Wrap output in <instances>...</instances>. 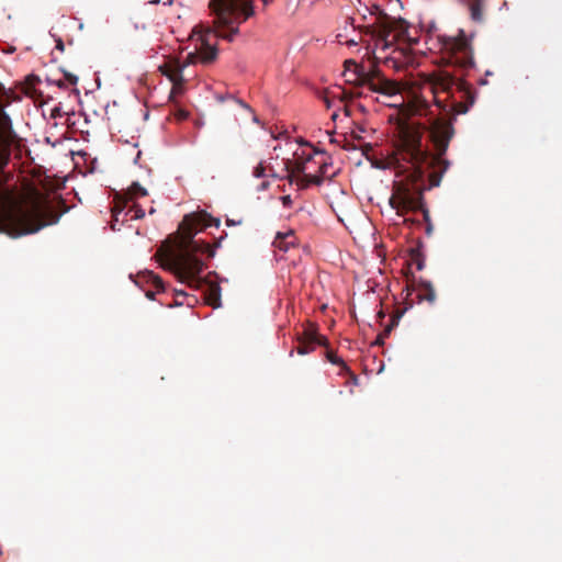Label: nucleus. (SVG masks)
<instances>
[{
	"instance_id": "1",
	"label": "nucleus",
	"mask_w": 562,
	"mask_h": 562,
	"mask_svg": "<svg viewBox=\"0 0 562 562\" xmlns=\"http://www.w3.org/2000/svg\"><path fill=\"white\" fill-rule=\"evenodd\" d=\"M453 135L454 130L450 120L430 119L428 136L436 151L435 155H431L422 143L423 131L419 126L407 124L401 127L392 160L395 168L409 170L412 179L396 182L394 186L390 205L397 215H403L408 211L423 210L424 173L426 170H432L429 173L430 187L440 184L443 173L450 166L443 155Z\"/></svg>"
},
{
	"instance_id": "2",
	"label": "nucleus",
	"mask_w": 562,
	"mask_h": 562,
	"mask_svg": "<svg viewBox=\"0 0 562 562\" xmlns=\"http://www.w3.org/2000/svg\"><path fill=\"white\" fill-rule=\"evenodd\" d=\"M472 40L473 34L468 35L462 29L456 35H437L442 60L456 72H434L430 83L437 106L453 115L467 113L475 101L471 86L462 79L475 65Z\"/></svg>"
},
{
	"instance_id": "3",
	"label": "nucleus",
	"mask_w": 562,
	"mask_h": 562,
	"mask_svg": "<svg viewBox=\"0 0 562 562\" xmlns=\"http://www.w3.org/2000/svg\"><path fill=\"white\" fill-rule=\"evenodd\" d=\"M4 106L5 104L0 100V233L15 238L56 224L60 215L53 210L43 209L38 203L29 209L24 207L8 186L12 176L4 169L9 164L11 146L16 135Z\"/></svg>"
},
{
	"instance_id": "4",
	"label": "nucleus",
	"mask_w": 562,
	"mask_h": 562,
	"mask_svg": "<svg viewBox=\"0 0 562 562\" xmlns=\"http://www.w3.org/2000/svg\"><path fill=\"white\" fill-rule=\"evenodd\" d=\"M212 221L206 213L187 214L178 231L156 252L160 266L191 288L199 289L203 283L201 273L205 265L198 255L207 254L210 258L215 255L209 243L195 239V235L210 226Z\"/></svg>"
},
{
	"instance_id": "5",
	"label": "nucleus",
	"mask_w": 562,
	"mask_h": 562,
	"mask_svg": "<svg viewBox=\"0 0 562 562\" xmlns=\"http://www.w3.org/2000/svg\"><path fill=\"white\" fill-rule=\"evenodd\" d=\"M209 8L214 18L213 25H199V57L203 64H210L217 57L212 36L233 42L239 34V25L255 14L252 0H211Z\"/></svg>"
},
{
	"instance_id": "6",
	"label": "nucleus",
	"mask_w": 562,
	"mask_h": 562,
	"mask_svg": "<svg viewBox=\"0 0 562 562\" xmlns=\"http://www.w3.org/2000/svg\"><path fill=\"white\" fill-rule=\"evenodd\" d=\"M351 63L355 65V72L358 76L360 85L367 86L371 91L386 95L395 94L398 91L397 83L385 78L374 64H371L367 68L363 65H358L356 61Z\"/></svg>"
},
{
	"instance_id": "7",
	"label": "nucleus",
	"mask_w": 562,
	"mask_h": 562,
	"mask_svg": "<svg viewBox=\"0 0 562 562\" xmlns=\"http://www.w3.org/2000/svg\"><path fill=\"white\" fill-rule=\"evenodd\" d=\"M297 347L296 351L299 355L304 356L312 351H314L315 346H328V339L319 335L314 325H311L308 328H305L302 335L297 337Z\"/></svg>"
},
{
	"instance_id": "8",
	"label": "nucleus",
	"mask_w": 562,
	"mask_h": 562,
	"mask_svg": "<svg viewBox=\"0 0 562 562\" xmlns=\"http://www.w3.org/2000/svg\"><path fill=\"white\" fill-rule=\"evenodd\" d=\"M313 155L311 153H294V159H284V170L286 172L285 179L289 180L290 183L294 182V175L304 173L308 168L307 164L312 162Z\"/></svg>"
},
{
	"instance_id": "9",
	"label": "nucleus",
	"mask_w": 562,
	"mask_h": 562,
	"mask_svg": "<svg viewBox=\"0 0 562 562\" xmlns=\"http://www.w3.org/2000/svg\"><path fill=\"white\" fill-rule=\"evenodd\" d=\"M414 291H416L419 302L427 301L429 303H434L436 301V291L432 284L428 281L420 280L414 288Z\"/></svg>"
},
{
	"instance_id": "10",
	"label": "nucleus",
	"mask_w": 562,
	"mask_h": 562,
	"mask_svg": "<svg viewBox=\"0 0 562 562\" xmlns=\"http://www.w3.org/2000/svg\"><path fill=\"white\" fill-rule=\"evenodd\" d=\"M295 244L296 237L293 231H290L288 233H278L273 240L274 247L284 251H286L290 247L295 246Z\"/></svg>"
},
{
	"instance_id": "11",
	"label": "nucleus",
	"mask_w": 562,
	"mask_h": 562,
	"mask_svg": "<svg viewBox=\"0 0 562 562\" xmlns=\"http://www.w3.org/2000/svg\"><path fill=\"white\" fill-rule=\"evenodd\" d=\"M469 7L470 16L474 22L483 21V8L485 0H458Z\"/></svg>"
},
{
	"instance_id": "12",
	"label": "nucleus",
	"mask_w": 562,
	"mask_h": 562,
	"mask_svg": "<svg viewBox=\"0 0 562 562\" xmlns=\"http://www.w3.org/2000/svg\"><path fill=\"white\" fill-rule=\"evenodd\" d=\"M164 75H166L169 78V80L172 82L173 91L181 90L184 79L182 76V69L180 67L170 68L167 71H164Z\"/></svg>"
},
{
	"instance_id": "13",
	"label": "nucleus",
	"mask_w": 562,
	"mask_h": 562,
	"mask_svg": "<svg viewBox=\"0 0 562 562\" xmlns=\"http://www.w3.org/2000/svg\"><path fill=\"white\" fill-rule=\"evenodd\" d=\"M206 303L211 306L218 307L221 305V290L218 286H210L205 296Z\"/></svg>"
},
{
	"instance_id": "14",
	"label": "nucleus",
	"mask_w": 562,
	"mask_h": 562,
	"mask_svg": "<svg viewBox=\"0 0 562 562\" xmlns=\"http://www.w3.org/2000/svg\"><path fill=\"white\" fill-rule=\"evenodd\" d=\"M147 194V190L144 187H142L138 182H133L126 192L128 201H132L140 196H146Z\"/></svg>"
},
{
	"instance_id": "15",
	"label": "nucleus",
	"mask_w": 562,
	"mask_h": 562,
	"mask_svg": "<svg viewBox=\"0 0 562 562\" xmlns=\"http://www.w3.org/2000/svg\"><path fill=\"white\" fill-rule=\"evenodd\" d=\"M406 311V308H404L403 311L401 312H396V314L393 316L392 318V324L391 326L386 327L384 329V333L383 335L379 336L378 339H376V344H383V336H387L392 329V327L397 323V321L402 317V315L404 314V312Z\"/></svg>"
},
{
	"instance_id": "16",
	"label": "nucleus",
	"mask_w": 562,
	"mask_h": 562,
	"mask_svg": "<svg viewBox=\"0 0 562 562\" xmlns=\"http://www.w3.org/2000/svg\"><path fill=\"white\" fill-rule=\"evenodd\" d=\"M146 277H147V281H150L158 291H164V289H165L164 282L160 277H158L157 274H155L151 271H148L146 273Z\"/></svg>"
},
{
	"instance_id": "17",
	"label": "nucleus",
	"mask_w": 562,
	"mask_h": 562,
	"mask_svg": "<svg viewBox=\"0 0 562 562\" xmlns=\"http://www.w3.org/2000/svg\"><path fill=\"white\" fill-rule=\"evenodd\" d=\"M412 262L416 266L417 270H423L425 266L424 258L422 254L417 250H412L411 252Z\"/></svg>"
},
{
	"instance_id": "18",
	"label": "nucleus",
	"mask_w": 562,
	"mask_h": 562,
	"mask_svg": "<svg viewBox=\"0 0 562 562\" xmlns=\"http://www.w3.org/2000/svg\"><path fill=\"white\" fill-rule=\"evenodd\" d=\"M429 110V105L426 100H417L415 105V113L419 115H426Z\"/></svg>"
},
{
	"instance_id": "19",
	"label": "nucleus",
	"mask_w": 562,
	"mask_h": 562,
	"mask_svg": "<svg viewBox=\"0 0 562 562\" xmlns=\"http://www.w3.org/2000/svg\"><path fill=\"white\" fill-rule=\"evenodd\" d=\"M306 176V179H308L310 181V184H316V186H321L324 181V175L322 173H317V175H308V173H304Z\"/></svg>"
},
{
	"instance_id": "20",
	"label": "nucleus",
	"mask_w": 562,
	"mask_h": 562,
	"mask_svg": "<svg viewBox=\"0 0 562 562\" xmlns=\"http://www.w3.org/2000/svg\"><path fill=\"white\" fill-rule=\"evenodd\" d=\"M328 361H330L331 363L334 364H341L344 367V369H348L346 363L339 358L337 357L333 351H327V355H326Z\"/></svg>"
},
{
	"instance_id": "21",
	"label": "nucleus",
	"mask_w": 562,
	"mask_h": 562,
	"mask_svg": "<svg viewBox=\"0 0 562 562\" xmlns=\"http://www.w3.org/2000/svg\"><path fill=\"white\" fill-rule=\"evenodd\" d=\"M294 182L299 186L300 189H306L311 186L305 175L302 177H296V175H294Z\"/></svg>"
},
{
	"instance_id": "22",
	"label": "nucleus",
	"mask_w": 562,
	"mask_h": 562,
	"mask_svg": "<svg viewBox=\"0 0 562 562\" xmlns=\"http://www.w3.org/2000/svg\"><path fill=\"white\" fill-rule=\"evenodd\" d=\"M37 82H40L38 77L30 76L26 80V83H27L26 93H31V90H34V87Z\"/></svg>"
},
{
	"instance_id": "23",
	"label": "nucleus",
	"mask_w": 562,
	"mask_h": 562,
	"mask_svg": "<svg viewBox=\"0 0 562 562\" xmlns=\"http://www.w3.org/2000/svg\"><path fill=\"white\" fill-rule=\"evenodd\" d=\"M252 175L256 178H262L266 176V168L262 165V162H260L258 166L254 168Z\"/></svg>"
},
{
	"instance_id": "24",
	"label": "nucleus",
	"mask_w": 562,
	"mask_h": 562,
	"mask_svg": "<svg viewBox=\"0 0 562 562\" xmlns=\"http://www.w3.org/2000/svg\"><path fill=\"white\" fill-rule=\"evenodd\" d=\"M65 78L67 79V81L70 83V85H77L78 82V77L70 74V72H65Z\"/></svg>"
},
{
	"instance_id": "25",
	"label": "nucleus",
	"mask_w": 562,
	"mask_h": 562,
	"mask_svg": "<svg viewBox=\"0 0 562 562\" xmlns=\"http://www.w3.org/2000/svg\"><path fill=\"white\" fill-rule=\"evenodd\" d=\"M281 202L284 206L289 207L292 205V199L290 195H284L281 198Z\"/></svg>"
},
{
	"instance_id": "26",
	"label": "nucleus",
	"mask_w": 562,
	"mask_h": 562,
	"mask_svg": "<svg viewBox=\"0 0 562 562\" xmlns=\"http://www.w3.org/2000/svg\"><path fill=\"white\" fill-rule=\"evenodd\" d=\"M243 222H244V221H243V218H239V220H237V221H236V220H233V218H227L226 224H227L228 226H232V225H241V224H243Z\"/></svg>"
},
{
	"instance_id": "27",
	"label": "nucleus",
	"mask_w": 562,
	"mask_h": 562,
	"mask_svg": "<svg viewBox=\"0 0 562 562\" xmlns=\"http://www.w3.org/2000/svg\"><path fill=\"white\" fill-rule=\"evenodd\" d=\"M327 167H328V165L326 162H321L318 166L319 173L325 176L326 171H327Z\"/></svg>"
},
{
	"instance_id": "28",
	"label": "nucleus",
	"mask_w": 562,
	"mask_h": 562,
	"mask_svg": "<svg viewBox=\"0 0 562 562\" xmlns=\"http://www.w3.org/2000/svg\"><path fill=\"white\" fill-rule=\"evenodd\" d=\"M144 215H145V212H144L142 209H137V210L135 211V215H134V216H132V218H140V217H143Z\"/></svg>"
},
{
	"instance_id": "29",
	"label": "nucleus",
	"mask_w": 562,
	"mask_h": 562,
	"mask_svg": "<svg viewBox=\"0 0 562 562\" xmlns=\"http://www.w3.org/2000/svg\"><path fill=\"white\" fill-rule=\"evenodd\" d=\"M56 48H58L59 50H64V43L61 40L57 41Z\"/></svg>"
},
{
	"instance_id": "30",
	"label": "nucleus",
	"mask_w": 562,
	"mask_h": 562,
	"mask_svg": "<svg viewBox=\"0 0 562 562\" xmlns=\"http://www.w3.org/2000/svg\"><path fill=\"white\" fill-rule=\"evenodd\" d=\"M263 3L267 5L271 0H262ZM173 2V0H167L166 2H164L165 4H168L170 5L171 3Z\"/></svg>"
},
{
	"instance_id": "31",
	"label": "nucleus",
	"mask_w": 562,
	"mask_h": 562,
	"mask_svg": "<svg viewBox=\"0 0 562 562\" xmlns=\"http://www.w3.org/2000/svg\"><path fill=\"white\" fill-rule=\"evenodd\" d=\"M351 61H352V60H346V61H345V65H346V68H347V69H350L351 67H353V68H355V65H353Z\"/></svg>"
},
{
	"instance_id": "32",
	"label": "nucleus",
	"mask_w": 562,
	"mask_h": 562,
	"mask_svg": "<svg viewBox=\"0 0 562 562\" xmlns=\"http://www.w3.org/2000/svg\"><path fill=\"white\" fill-rule=\"evenodd\" d=\"M120 213H121V210H119V211H117L116 209L114 210V214H113V216H114L115 222H117V221H119V215H120Z\"/></svg>"
},
{
	"instance_id": "33",
	"label": "nucleus",
	"mask_w": 562,
	"mask_h": 562,
	"mask_svg": "<svg viewBox=\"0 0 562 562\" xmlns=\"http://www.w3.org/2000/svg\"><path fill=\"white\" fill-rule=\"evenodd\" d=\"M146 296H147L149 300H154L155 294H154V292H151V291H147V292H146Z\"/></svg>"
},
{
	"instance_id": "34",
	"label": "nucleus",
	"mask_w": 562,
	"mask_h": 562,
	"mask_svg": "<svg viewBox=\"0 0 562 562\" xmlns=\"http://www.w3.org/2000/svg\"><path fill=\"white\" fill-rule=\"evenodd\" d=\"M268 186H269V182H268V181H263V182L260 184V189H261V190H265V189H267V188H268Z\"/></svg>"
},
{
	"instance_id": "35",
	"label": "nucleus",
	"mask_w": 562,
	"mask_h": 562,
	"mask_svg": "<svg viewBox=\"0 0 562 562\" xmlns=\"http://www.w3.org/2000/svg\"><path fill=\"white\" fill-rule=\"evenodd\" d=\"M324 102L328 109L331 106L330 101L328 100V98L326 95L324 97Z\"/></svg>"
},
{
	"instance_id": "36",
	"label": "nucleus",
	"mask_w": 562,
	"mask_h": 562,
	"mask_svg": "<svg viewBox=\"0 0 562 562\" xmlns=\"http://www.w3.org/2000/svg\"><path fill=\"white\" fill-rule=\"evenodd\" d=\"M358 42L356 40H349L347 41V45L351 46V45H357Z\"/></svg>"
},
{
	"instance_id": "37",
	"label": "nucleus",
	"mask_w": 562,
	"mask_h": 562,
	"mask_svg": "<svg viewBox=\"0 0 562 562\" xmlns=\"http://www.w3.org/2000/svg\"><path fill=\"white\" fill-rule=\"evenodd\" d=\"M54 83H56L59 88L65 87V83L63 82V80L54 81Z\"/></svg>"
},
{
	"instance_id": "38",
	"label": "nucleus",
	"mask_w": 562,
	"mask_h": 562,
	"mask_svg": "<svg viewBox=\"0 0 562 562\" xmlns=\"http://www.w3.org/2000/svg\"><path fill=\"white\" fill-rule=\"evenodd\" d=\"M345 149L347 150H350L352 148H355L353 146H351L349 143H347L345 146H344Z\"/></svg>"
},
{
	"instance_id": "39",
	"label": "nucleus",
	"mask_w": 562,
	"mask_h": 562,
	"mask_svg": "<svg viewBox=\"0 0 562 562\" xmlns=\"http://www.w3.org/2000/svg\"><path fill=\"white\" fill-rule=\"evenodd\" d=\"M180 119H186L188 116V113L186 112H180L179 114Z\"/></svg>"
},
{
	"instance_id": "40",
	"label": "nucleus",
	"mask_w": 562,
	"mask_h": 562,
	"mask_svg": "<svg viewBox=\"0 0 562 562\" xmlns=\"http://www.w3.org/2000/svg\"><path fill=\"white\" fill-rule=\"evenodd\" d=\"M344 111H345L346 115H348V116L350 115V110L347 106H345Z\"/></svg>"
},
{
	"instance_id": "41",
	"label": "nucleus",
	"mask_w": 562,
	"mask_h": 562,
	"mask_svg": "<svg viewBox=\"0 0 562 562\" xmlns=\"http://www.w3.org/2000/svg\"><path fill=\"white\" fill-rule=\"evenodd\" d=\"M337 117H338V113H337V112H334V113L331 114V120H334V121H335Z\"/></svg>"
},
{
	"instance_id": "42",
	"label": "nucleus",
	"mask_w": 562,
	"mask_h": 562,
	"mask_svg": "<svg viewBox=\"0 0 562 562\" xmlns=\"http://www.w3.org/2000/svg\"><path fill=\"white\" fill-rule=\"evenodd\" d=\"M240 104L244 106V108H249L247 104H245L244 102H240Z\"/></svg>"
},
{
	"instance_id": "43",
	"label": "nucleus",
	"mask_w": 562,
	"mask_h": 562,
	"mask_svg": "<svg viewBox=\"0 0 562 562\" xmlns=\"http://www.w3.org/2000/svg\"><path fill=\"white\" fill-rule=\"evenodd\" d=\"M423 212H424L425 216L427 217L428 211L427 210H423Z\"/></svg>"
},
{
	"instance_id": "44",
	"label": "nucleus",
	"mask_w": 562,
	"mask_h": 562,
	"mask_svg": "<svg viewBox=\"0 0 562 562\" xmlns=\"http://www.w3.org/2000/svg\"><path fill=\"white\" fill-rule=\"evenodd\" d=\"M218 225H220V221H218V220H216V221H215V226H218Z\"/></svg>"
}]
</instances>
